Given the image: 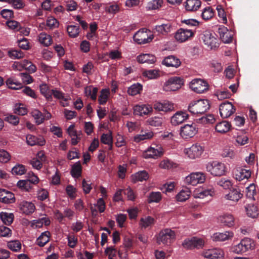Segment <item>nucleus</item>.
Returning <instances> with one entry per match:
<instances>
[{"label": "nucleus", "mask_w": 259, "mask_h": 259, "mask_svg": "<svg viewBox=\"0 0 259 259\" xmlns=\"http://www.w3.org/2000/svg\"><path fill=\"white\" fill-rule=\"evenodd\" d=\"M209 101L201 99L191 102L188 106V110L193 114H202L209 109Z\"/></svg>", "instance_id": "f257e3e1"}, {"label": "nucleus", "mask_w": 259, "mask_h": 259, "mask_svg": "<svg viewBox=\"0 0 259 259\" xmlns=\"http://www.w3.org/2000/svg\"><path fill=\"white\" fill-rule=\"evenodd\" d=\"M255 244L254 241L248 238H244L240 242L232 248V251L236 253L242 254L254 249Z\"/></svg>", "instance_id": "f03ea898"}, {"label": "nucleus", "mask_w": 259, "mask_h": 259, "mask_svg": "<svg viewBox=\"0 0 259 259\" xmlns=\"http://www.w3.org/2000/svg\"><path fill=\"white\" fill-rule=\"evenodd\" d=\"M6 82L7 85L10 89L13 90H19L20 89H22V92L24 93L25 94L33 98H36V96L33 90H32L30 87L27 86L22 88L21 83L17 81L16 79L13 77H10L8 78L6 80Z\"/></svg>", "instance_id": "7ed1b4c3"}, {"label": "nucleus", "mask_w": 259, "mask_h": 259, "mask_svg": "<svg viewBox=\"0 0 259 259\" xmlns=\"http://www.w3.org/2000/svg\"><path fill=\"white\" fill-rule=\"evenodd\" d=\"M207 171L214 176H221L225 174L226 167L224 163L218 161L208 163L206 167Z\"/></svg>", "instance_id": "20e7f679"}, {"label": "nucleus", "mask_w": 259, "mask_h": 259, "mask_svg": "<svg viewBox=\"0 0 259 259\" xmlns=\"http://www.w3.org/2000/svg\"><path fill=\"white\" fill-rule=\"evenodd\" d=\"M190 88L195 93L201 94L208 90L209 85L205 80L200 78H195L190 82Z\"/></svg>", "instance_id": "39448f33"}, {"label": "nucleus", "mask_w": 259, "mask_h": 259, "mask_svg": "<svg viewBox=\"0 0 259 259\" xmlns=\"http://www.w3.org/2000/svg\"><path fill=\"white\" fill-rule=\"evenodd\" d=\"M215 33L209 31H205L202 34V40L210 49H215L219 47V43L218 39L215 37Z\"/></svg>", "instance_id": "423d86ee"}, {"label": "nucleus", "mask_w": 259, "mask_h": 259, "mask_svg": "<svg viewBox=\"0 0 259 259\" xmlns=\"http://www.w3.org/2000/svg\"><path fill=\"white\" fill-rule=\"evenodd\" d=\"M173 30L172 24L170 21H165L154 26L153 32L158 35L166 36Z\"/></svg>", "instance_id": "0eeeda50"}, {"label": "nucleus", "mask_w": 259, "mask_h": 259, "mask_svg": "<svg viewBox=\"0 0 259 259\" xmlns=\"http://www.w3.org/2000/svg\"><path fill=\"white\" fill-rule=\"evenodd\" d=\"M175 232L170 229H165L161 230L157 238V243L160 244L162 243L163 244H167L170 243L171 241L175 238Z\"/></svg>", "instance_id": "6e6552de"}, {"label": "nucleus", "mask_w": 259, "mask_h": 259, "mask_svg": "<svg viewBox=\"0 0 259 259\" xmlns=\"http://www.w3.org/2000/svg\"><path fill=\"white\" fill-rule=\"evenodd\" d=\"M203 245V240L201 238L195 237L185 239L182 243L183 246L188 249H192L194 248L199 249L202 248Z\"/></svg>", "instance_id": "1a4fd4ad"}, {"label": "nucleus", "mask_w": 259, "mask_h": 259, "mask_svg": "<svg viewBox=\"0 0 259 259\" xmlns=\"http://www.w3.org/2000/svg\"><path fill=\"white\" fill-rule=\"evenodd\" d=\"M205 180L204 174L202 172H193L185 179V182L188 185L195 186L197 184L202 183Z\"/></svg>", "instance_id": "9d476101"}, {"label": "nucleus", "mask_w": 259, "mask_h": 259, "mask_svg": "<svg viewBox=\"0 0 259 259\" xmlns=\"http://www.w3.org/2000/svg\"><path fill=\"white\" fill-rule=\"evenodd\" d=\"M219 110L221 116L223 118H226L235 113L236 108L231 103L225 102L220 105Z\"/></svg>", "instance_id": "9b49d317"}, {"label": "nucleus", "mask_w": 259, "mask_h": 259, "mask_svg": "<svg viewBox=\"0 0 259 259\" xmlns=\"http://www.w3.org/2000/svg\"><path fill=\"white\" fill-rule=\"evenodd\" d=\"M195 31L188 28H180L175 34V38L181 42L187 40L190 37L194 36Z\"/></svg>", "instance_id": "f8f14e48"}, {"label": "nucleus", "mask_w": 259, "mask_h": 259, "mask_svg": "<svg viewBox=\"0 0 259 259\" xmlns=\"http://www.w3.org/2000/svg\"><path fill=\"white\" fill-rule=\"evenodd\" d=\"M204 148L202 146L197 144H193L191 147L186 148L185 153L191 159H195L199 157L203 153Z\"/></svg>", "instance_id": "ddd939ff"}, {"label": "nucleus", "mask_w": 259, "mask_h": 259, "mask_svg": "<svg viewBox=\"0 0 259 259\" xmlns=\"http://www.w3.org/2000/svg\"><path fill=\"white\" fill-rule=\"evenodd\" d=\"M133 38L134 41L139 44H145L153 39V35L148 36L146 31L139 30L135 34Z\"/></svg>", "instance_id": "4468645a"}, {"label": "nucleus", "mask_w": 259, "mask_h": 259, "mask_svg": "<svg viewBox=\"0 0 259 259\" xmlns=\"http://www.w3.org/2000/svg\"><path fill=\"white\" fill-rule=\"evenodd\" d=\"M217 32L219 34L220 39L224 43L229 44L232 41L233 32L229 31L225 26H219Z\"/></svg>", "instance_id": "2eb2a0df"}, {"label": "nucleus", "mask_w": 259, "mask_h": 259, "mask_svg": "<svg viewBox=\"0 0 259 259\" xmlns=\"http://www.w3.org/2000/svg\"><path fill=\"white\" fill-rule=\"evenodd\" d=\"M166 83L167 90L175 91L181 88L184 81L183 79L180 77L174 76L169 78Z\"/></svg>", "instance_id": "dca6fc26"}, {"label": "nucleus", "mask_w": 259, "mask_h": 259, "mask_svg": "<svg viewBox=\"0 0 259 259\" xmlns=\"http://www.w3.org/2000/svg\"><path fill=\"white\" fill-rule=\"evenodd\" d=\"M196 133L195 124H186L181 127L180 135L183 139H187L194 136Z\"/></svg>", "instance_id": "f3484780"}, {"label": "nucleus", "mask_w": 259, "mask_h": 259, "mask_svg": "<svg viewBox=\"0 0 259 259\" xmlns=\"http://www.w3.org/2000/svg\"><path fill=\"white\" fill-rule=\"evenodd\" d=\"M163 151L161 147L156 145V148L151 147L149 148L144 153L145 158H157L163 155Z\"/></svg>", "instance_id": "a211bd4d"}, {"label": "nucleus", "mask_w": 259, "mask_h": 259, "mask_svg": "<svg viewBox=\"0 0 259 259\" xmlns=\"http://www.w3.org/2000/svg\"><path fill=\"white\" fill-rule=\"evenodd\" d=\"M134 114L135 115L143 116L148 115L152 111V108L149 105L145 104L136 105L134 108Z\"/></svg>", "instance_id": "6ab92c4d"}, {"label": "nucleus", "mask_w": 259, "mask_h": 259, "mask_svg": "<svg viewBox=\"0 0 259 259\" xmlns=\"http://www.w3.org/2000/svg\"><path fill=\"white\" fill-rule=\"evenodd\" d=\"M234 236V233L232 231H225L224 232H217L211 236L213 241H225L231 239Z\"/></svg>", "instance_id": "aec40b11"}, {"label": "nucleus", "mask_w": 259, "mask_h": 259, "mask_svg": "<svg viewBox=\"0 0 259 259\" xmlns=\"http://www.w3.org/2000/svg\"><path fill=\"white\" fill-rule=\"evenodd\" d=\"M154 108L158 111L165 112L171 111L174 110V104L168 101H164L162 102H158L154 105Z\"/></svg>", "instance_id": "412c9836"}, {"label": "nucleus", "mask_w": 259, "mask_h": 259, "mask_svg": "<svg viewBox=\"0 0 259 259\" xmlns=\"http://www.w3.org/2000/svg\"><path fill=\"white\" fill-rule=\"evenodd\" d=\"M188 117L186 112L178 111L171 117V123L174 125H179L188 119Z\"/></svg>", "instance_id": "4be33fe9"}, {"label": "nucleus", "mask_w": 259, "mask_h": 259, "mask_svg": "<svg viewBox=\"0 0 259 259\" xmlns=\"http://www.w3.org/2000/svg\"><path fill=\"white\" fill-rule=\"evenodd\" d=\"M14 194L5 189H0V201L4 203H12L15 202Z\"/></svg>", "instance_id": "5701e85b"}, {"label": "nucleus", "mask_w": 259, "mask_h": 259, "mask_svg": "<svg viewBox=\"0 0 259 259\" xmlns=\"http://www.w3.org/2000/svg\"><path fill=\"white\" fill-rule=\"evenodd\" d=\"M162 64L167 67L178 68L180 66L181 62L176 56L171 55L165 57L162 62Z\"/></svg>", "instance_id": "b1692460"}, {"label": "nucleus", "mask_w": 259, "mask_h": 259, "mask_svg": "<svg viewBox=\"0 0 259 259\" xmlns=\"http://www.w3.org/2000/svg\"><path fill=\"white\" fill-rule=\"evenodd\" d=\"M137 61L140 63H146L149 64H153L156 61V57L151 54H142L137 57Z\"/></svg>", "instance_id": "393cba45"}, {"label": "nucleus", "mask_w": 259, "mask_h": 259, "mask_svg": "<svg viewBox=\"0 0 259 259\" xmlns=\"http://www.w3.org/2000/svg\"><path fill=\"white\" fill-rule=\"evenodd\" d=\"M219 220L224 226L229 227L233 226L234 224V218L231 214H224L219 217Z\"/></svg>", "instance_id": "a878e982"}, {"label": "nucleus", "mask_w": 259, "mask_h": 259, "mask_svg": "<svg viewBox=\"0 0 259 259\" xmlns=\"http://www.w3.org/2000/svg\"><path fill=\"white\" fill-rule=\"evenodd\" d=\"M20 208L23 213L29 214L34 212L35 207L32 202L24 201L20 203Z\"/></svg>", "instance_id": "bb28decb"}, {"label": "nucleus", "mask_w": 259, "mask_h": 259, "mask_svg": "<svg viewBox=\"0 0 259 259\" xmlns=\"http://www.w3.org/2000/svg\"><path fill=\"white\" fill-rule=\"evenodd\" d=\"M243 196L240 190L238 189H233L229 194L225 196V198L234 202H237Z\"/></svg>", "instance_id": "cd10ccee"}, {"label": "nucleus", "mask_w": 259, "mask_h": 259, "mask_svg": "<svg viewBox=\"0 0 259 259\" xmlns=\"http://www.w3.org/2000/svg\"><path fill=\"white\" fill-rule=\"evenodd\" d=\"M201 4L200 0H187L185 8L189 11H195L200 7Z\"/></svg>", "instance_id": "c85d7f7f"}, {"label": "nucleus", "mask_w": 259, "mask_h": 259, "mask_svg": "<svg viewBox=\"0 0 259 259\" xmlns=\"http://www.w3.org/2000/svg\"><path fill=\"white\" fill-rule=\"evenodd\" d=\"M70 174L74 178H79L81 176L82 166L80 162H76L72 165Z\"/></svg>", "instance_id": "c756f323"}, {"label": "nucleus", "mask_w": 259, "mask_h": 259, "mask_svg": "<svg viewBox=\"0 0 259 259\" xmlns=\"http://www.w3.org/2000/svg\"><path fill=\"white\" fill-rule=\"evenodd\" d=\"M50 233L45 231L36 240V244L40 247L44 246L50 240Z\"/></svg>", "instance_id": "7c9ffc66"}, {"label": "nucleus", "mask_w": 259, "mask_h": 259, "mask_svg": "<svg viewBox=\"0 0 259 259\" xmlns=\"http://www.w3.org/2000/svg\"><path fill=\"white\" fill-rule=\"evenodd\" d=\"M222 251L217 249H211L206 251L204 256L209 259H218L222 256Z\"/></svg>", "instance_id": "2f4dec72"}, {"label": "nucleus", "mask_w": 259, "mask_h": 259, "mask_svg": "<svg viewBox=\"0 0 259 259\" xmlns=\"http://www.w3.org/2000/svg\"><path fill=\"white\" fill-rule=\"evenodd\" d=\"M231 124L226 121H223L215 125V130L220 133H226L230 129Z\"/></svg>", "instance_id": "473e14b6"}, {"label": "nucleus", "mask_w": 259, "mask_h": 259, "mask_svg": "<svg viewBox=\"0 0 259 259\" xmlns=\"http://www.w3.org/2000/svg\"><path fill=\"white\" fill-rule=\"evenodd\" d=\"M153 136V133L152 132L149 131L147 132L142 131L140 134L137 135L134 137V141L139 143L144 140L150 139Z\"/></svg>", "instance_id": "72a5a7b5"}, {"label": "nucleus", "mask_w": 259, "mask_h": 259, "mask_svg": "<svg viewBox=\"0 0 259 259\" xmlns=\"http://www.w3.org/2000/svg\"><path fill=\"white\" fill-rule=\"evenodd\" d=\"M142 90L143 86L141 84L139 83H134L128 88L127 93L128 95L134 96L140 94Z\"/></svg>", "instance_id": "f704fd0d"}, {"label": "nucleus", "mask_w": 259, "mask_h": 259, "mask_svg": "<svg viewBox=\"0 0 259 259\" xmlns=\"http://www.w3.org/2000/svg\"><path fill=\"white\" fill-rule=\"evenodd\" d=\"M236 180L240 181L244 179H248L251 176V171L245 169L237 170L235 172Z\"/></svg>", "instance_id": "c9c22d12"}, {"label": "nucleus", "mask_w": 259, "mask_h": 259, "mask_svg": "<svg viewBox=\"0 0 259 259\" xmlns=\"http://www.w3.org/2000/svg\"><path fill=\"white\" fill-rule=\"evenodd\" d=\"M149 174L146 170L139 171L133 176V179L135 182L146 181L149 178Z\"/></svg>", "instance_id": "e433bc0d"}, {"label": "nucleus", "mask_w": 259, "mask_h": 259, "mask_svg": "<svg viewBox=\"0 0 259 259\" xmlns=\"http://www.w3.org/2000/svg\"><path fill=\"white\" fill-rule=\"evenodd\" d=\"M247 214L248 217L255 218L258 214V209L256 205L253 204H248L245 207Z\"/></svg>", "instance_id": "4c0bfd02"}, {"label": "nucleus", "mask_w": 259, "mask_h": 259, "mask_svg": "<svg viewBox=\"0 0 259 259\" xmlns=\"http://www.w3.org/2000/svg\"><path fill=\"white\" fill-rule=\"evenodd\" d=\"M98 91L97 88L90 85L85 88L84 93L87 96L90 97L92 100L95 101L97 99Z\"/></svg>", "instance_id": "58836bf2"}, {"label": "nucleus", "mask_w": 259, "mask_h": 259, "mask_svg": "<svg viewBox=\"0 0 259 259\" xmlns=\"http://www.w3.org/2000/svg\"><path fill=\"white\" fill-rule=\"evenodd\" d=\"M38 40L40 44L45 46H49L52 41L51 36L45 33H41L38 36Z\"/></svg>", "instance_id": "ea45409f"}, {"label": "nucleus", "mask_w": 259, "mask_h": 259, "mask_svg": "<svg viewBox=\"0 0 259 259\" xmlns=\"http://www.w3.org/2000/svg\"><path fill=\"white\" fill-rule=\"evenodd\" d=\"M162 198L161 194L159 192H152L149 194L147 201L149 203H158Z\"/></svg>", "instance_id": "a19ab883"}, {"label": "nucleus", "mask_w": 259, "mask_h": 259, "mask_svg": "<svg viewBox=\"0 0 259 259\" xmlns=\"http://www.w3.org/2000/svg\"><path fill=\"white\" fill-rule=\"evenodd\" d=\"M26 139L27 143L30 146H34L36 144H39V145H44L45 144V140L39 142L38 138L32 135H27Z\"/></svg>", "instance_id": "79ce46f5"}, {"label": "nucleus", "mask_w": 259, "mask_h": 259, "mask_svg": "<svg viewBox=\"0 0 259 259\" xmlns=\"http://www.w3.org/2000/svg\"><path fill=\"white\" fill-rule=\"evenodd\" d=\"M0 218L5 224L10 225L13 221L14 215L13 213L2 212L0 213Z\"/></svg>", "instance_id": "37998d69"}, {"label": "nucleus", "mask_w": 259, "mask_h": 259, "mask_svg": "<svg viewBox=\"0 0 259 259\" xmlns=\"http://www.w3.org/2000/svg\"><path fill=\"white\" fill-rule=\"evenodd\" d=\"M110 92L109 89H103L100 92V95L98 98V102L100 105H104L107 101Z\"/></svg>", "instance_id": "c03bdc74"}, {"label": "nucleus", "mask_w": 259, "mask_h": 259, "mask_svg": "<svg viewBox=\"0 0 259 259\" xmlns=\"http://www.w3.org/2000/svg\"><path fill=\"white\" fill-rule=\"evenodd\" d=\"M79 26L77 25H69L67 28V32L70 37H76L79 33Z\"/></svg>", "instance_id": "a18cd8bd"}, {"label": "nucleus", "mask_w": 259, "mask_h": 259, "mask_svg": "<svg viewBox=\"0 0 259 259\" xmlns=\"http://www.w3.org/2000/svg\"><path fill=\"white\" fill-rule=\"evenodd\" d=\"M163 2V0H152L147 3L146 8L148 10H156L162 6Z\"/></svg>", "instance_id": "49530a36"}, {"label": "nucleus", "mask_w": 259, "mask_h": 259, "mask_svg": "<svg viewBox=\"0 0 259 259\" xmlns=\"http://www.w3.org/2000/svg\"><path fill=\"white\" fill-rule=\"evenodd\" d=\"M31 115L35 120V123L39 125L44 122V117L43 113L37 109H34L31 112Z\"/></svg>", "instance_id": "de8ad7c7"}, {"label": "nucleus", "mask_w": 259, "mask_h": 259, "mask_svg": "<svg viewBox=\"0 0 259 259\" xmlns=\"http://www.w3.org/2000/svg\"><path fill=\"white\" fill-rule=\"evenodd\" d=\"M154 223V219L150 216L142 218L140 221V225L142 228H146Z\"/></svg>", "instance_id": "09e8293b"}, {"label": "nucleus", "mask_w": 259, "mask_h": 259, "mask_svg": "<svg viewBox=\"0 0 259 259\" xmlns=\"http://www.w3.org/2000/svg\"><path fill=\"white\" fill-rule=\"evenodd\" d=\"M215 118L213 115L208 114L201 118L196 119V122L198 123L202 124H211L214 122Z\"/></svg>", "instance_id": "8fccbe9b"}, {"label": "nucleus", "mask_w": 259, "mask_h": 259, "mask_svg": "<svg viewBox=\"0 0 259 259\" xmlns=\"http://www.w3.org/2000/svg\"><path fill=\"white\" fill-rule=\"evenodd\" d=\"M28 110L23 104H16L14 108V112L19 115H24L27 113Z\"/></svg>", "instance_id": "3c124183"}, {"label": "nucleus", "mask_w": 259, "mask_h": 259, "mask_svg": "<svg viewBox=\"0 0 259 259\" xmlns=\"http://www.w3.org/2000/svg\"><path fill=\"white\" fill-rule=\"evenodd\" d=\"M163 121V118L158 116L149 118L147 121L149 125L155 127L161 126Z\"/></svg>", "instance_id": "603ef678"}, {"label": "nucleus", "mask_w": 259, "mask_h": 259, "mask_svg": "<svg viewBox=\"0 0 259 259\" xmlns=\"http://www.w3.org/2000/svg\"><path fill=\"white\" fill-rule=\"evenodd\" d=\"M26 171L25 166L24 165L18 164L16 165L12 169V173L15 175H22Z\"/></svg>", "instance_id": "864d4df0"}, {"label": "nucleus", "mask_w": 259, "mask_h": 259, "mask_svg": "<svg viewBox=\"0 0 259 259\" xmlns=\"http://www.w3.org/2000/svg\"><path fill=\"white\" fill-rule=\"evenodd\" d=\"M7 245L10 249L15 252L19 251L21 248V243L18 240L9 241Z\"/></svg>", "instance_id": "5fc2aeb1"}, {"label": "nucleus", "mask_w": 259, "mask_h": 259, "mask_svg": "<svg viewBox=\"0 0 259 259\" xmlns=\"http://www.w3.org/2000/svg\"><path fill=\"white\" fill-rule=\"evenodd\" d=\"M52 93L55 98L58 100H62L64 101H67L69 100V97H65L64 94L60 90L57 89H52Z\"/></svg>", "instance_id": "6e6d98bb"}, {"label": "nucleus", "mask_w": 259, "mask_h": 259, "mask_svg": "<svg viewBox=\"0 0 259 259\" xmlns=\"http://www.w3.org/2000/svg\"><path fill=\"white\" fill-rule=\"evenodd\" d=\"M22 66L23 68H24L26 70H28L30 73H33L35 72L36 70L35 65L27 60H25L23 61Z\"/></svg>", "instance_id": "4d7b16f0"}, {"label": "nucleus", "mask_w": 259, "mask_h": 259, "mask_svg": "<svg viewBox=\"0 0 259 259\" xmlns=\"http://www.w3.org/2000/svg\"><path fill=\"white\" fill-rule=\"evenodd\" d=\"M190 191L189 190H182L176 196L177 200L179 201H185L189 198Z\"/></svg>", "instance_id": "13d9d810"}, {"label": "nucleus", "mask_w": 259, "mask_h": 259, "mask_svg": "<svg viewBox=\"0 0 259 259\" xmlns=\"http://www.w3.org/2000/svg\"><path fill=\"white\" fill-rule=\"evenodd\" d=\"M201 15L204 20H207L213 16L214 11L210 7H207L204 9Z\"/></svg>", "instance_id": "bf43d9fd"}, {"label": "nucleus", "mask_w": 259, "mask_h": 259, "mask_svg": "<svg viewBox=\"0 0 259 259\" xmlns=\"http://www.w3.org/2000/svg\"><path fill=\"white\" fill-rule=\"evenodd\" d=\"M5 120L14 125H17L19 123V118L17 115L9 114L5 117Z\"/></svg>", "instance_id": "052dcab7"}, {"label": "nucleus", "mask_w": 259, "mask_h": 259, "mask_svg": "<svg viewBox=\"0 0 259 259\" xmlns=\"http://www.w3.org/2000/svg\"><path fill=\"white\" fill-rule=\"evenodd\" d=\"M214 194V189L212 188H209L205 189L198 194V197L200 198H203L207 196H212Z\"/></svg>", "instance_id": "680f3d73"}, {"label": "nucleus", "mask_w": 259, "mask_h": 259, "mask_svg": "<svg viewBox=\"0 0 259 259\" xmlns=\"http://www.w3.org/2000/svg\"><path fill=\"white\" fill-rule=\"evenodd\" d=\"M101 142L106 145L113 143V138L111 134H103L101 137Z\"/></svg>", "instance_id": "e2e57ef3"}, {"label": "nucleus", "mask_w": 259, "mask_h": 259, "mask_svg": "<svg viewBox=\"0 0 259 259\" xmlns=\"http://www.w3.org/2000/svg\"><path fill=\"white\" fill-rule=\"evenodd\" d=\"M217 184L225 189H230L232 186L231 182L225 179H221L217 182Z\"/></svg>", "instance_id": "0e129e2a"}, {"label": "nucleus", "mask_w": 259, "mask_h": 259, "mask_svg": "<svg viewBox=\"0 0 259 259\" xmlns=\"http://www.w3.org/2000/svg\"><path fill=\"white\" fill-rule=\"evenodd\" d=\"M58 22L53 17H49L47 20V26L50 29H53L58 26Z\"/></svg>", "instance_id": "69168bd1"}, {"label": "nucleus", "mask_w": 259, "mask_h": 259, "mask_svg": "<svg viewBox=\"0 0 259 259\" xmlns=\"http://www.w3.org/2000/svg\"><path fill=\"white\" fill-rule=\"evenodd\" d=\"M9 55L13 59H20L23 57V53L21 51L12 50L9 51Z\"/></svg>", "instance_id": "338daca9"}, {"label": "nucleus", "mask_w": 259, "mask_h": 259, "mask_svg": "<svg viewBox=\"0 0 259 259\" xmlns=\"http://www.w3.org/2000/svg\"><path fill=\"white\" fill-rule=\"evenodd\" d=\"M105 252L106 255H108L109 259H115L116 256L117 250L113 247H108L105 250Z\"/></svg>", "instance_id": "774afa93"}]
</instances>
